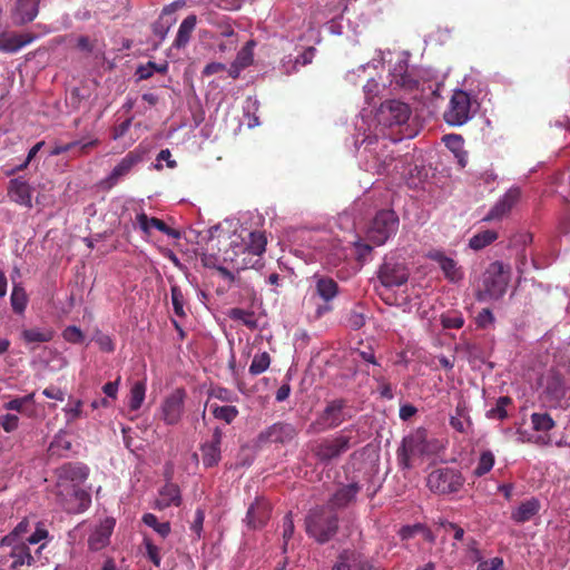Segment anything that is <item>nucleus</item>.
<instances>
[{"mask_svg":"<svg viewBox=\"0 0 570 570\" xmlns=\"http://www.w3.org/2000/svg\"><path fill=\"white\" fill-rule=\"evenodd\" d=\"M81 407H82V402L80 400H77L75 402L73 406L65 409L67 423H71L82 415Z\"/></svg>","mask_w":570,"mask_h":570,"instance_id":"obj_57","label":"nucleus"},{"mask_svg":"<svg viewBox=\"0 0 570 570\" xmlns=\"http://www.w3.org/2000/svg\"><path fill=\"white\" fill-rule=\"evenodd\" d=\"M450 425L458 432L469 434L472 428V422L468 414V409L464 402L458 403L455 414L450 417Z\"/></svg>","mask_w":570,"mask_h":570,"instance_id":"obj_26","label":"nucleus"},{"mask_svg":"<svg viewBox=\"0 0 570 570\" xmlns=\"http://www.w3.org/2000/svg\"><path fill=\"white\" fill-rule=\"evenodd\" d=\"M295 435L296 431L292 424L279 422L262 432L259 438L274 443H286L293 440Z\"/></svg>","mask_w":570,"mask_h":570,"instance_id":"obj_23","label":"nucleus"},{"mask_svg":"<svg viewBox=\"0 0 570 570\" xmlns=\"http://www.w3.org/2000/svg\"><path fill=\"white\" fill-rule=\"evenodd\" d=\"M62 337L72 344H80L85 340L82 331L75 325L67 326L62 332Z\"/></svg>","mask_w":570,"mask_h":570,"instance_id":"obj_51","label":"nucleus"},{"mask_svg":"<svg viewBox=\"0 0 570 570\" xmlns=\"http://www.w3.org/2000/svg\"><path fill=\"white\" fill-rule=\"evenodd\" d=\"M522 199V191L520 187H511L505 191L501 198V216L510 213L515 208Z\"/></svg>","mask_w":570,"mask_h":570,"instance_id":"obj_32","label":"nucleus"},{"mask_svg":"<svg viewBox=\"0 0 570 570\" xmlns=\"http://www.w3.org/2000/svg\"><path fill=\"white\" fill-rule=\"evenodd\" d=\"M463 484L461 473L454 469L442 468L432 471L426 479L429 489L439 495L456 492Z\"/></svg>","mask_w":570,"mask_h":570,"instance_id":"obj_8","label":"nucleus"},{"mask_svg":"<svg viewBox=\"0 0 570 570\" xmlns=\"http://www.w3.org/2000/svg\"><path fill=\"white\" fill-rule=\"evenodd\" d=\"M531 423L533 430L539 432H548L554 426V421L548 413H532Z\"/></svg>","mask_w":570,"mask_h":570,"instance_id":"obj_43","label":"nucleus"},{"mask_svg":"<svg viewBox=\"0 0 570 570\" xmlns=\"http://www.w3.org/2000/svg\"><path fill=\"white\" fill-rule=\"evenodd\" d=\"M170 296L171 303L174 306V312L178 317H184L186 315L184 306H185V297L181 288L178 285H171L170 287Z\"/></svg>","mask_w":570,"mask_h":570,"instance_id":"obj_45","label":"nucleus"},{"mask_svg":"<svg viewBox=\"0 0 570 570\" xmlns=\"http://www.w3.org/2000/svg\"><path fill=\"white\" fill-rule=\"evenodd\" d=\"M30 525H31L30 520L23 519L21 522H19V524L14 528V530L10 534L6 535L1 540V546H11L17 540L26 541L23 539V535L29 531Z\"/></svg>","mask_w":570,"mask_h":570,"instance_id":"obj_39","label":"nucleus"},{"mask_svg":"<svg viewBox=\"0 0 570 570\" xmlns=\"http://www.w3.org/2000/svg\"><path fill=\"white\" fill-rule=\"evenodd\" d=\"M497 237H498L497 232L483 230V232L475 234L472 238H470L469 246L474 250H479V249H482L485 246L490 245L493 240L497 239Z\"/></svg>","mask_w":570,"mask_h":570,"instance_id":"obj_38","label":"nucleus"},{"mask_svg":"<svg viewBox=\"0 0 570 570\" xmlns=\"http://www.w3.org/2000/svg\"><path fill=\"white\" fill-rule=\"evenodd\" d=\"M271 365V356L267 352H262L254 355L252 363L249 365V373L252 375H259L264 373Z\"/></svg>","mask_w":570,"mask_h":570,"instance_id":"obj_42","label":"nucleus"},{"mask_svg":"<svg viewBox=\"0 0 570 570\" xmlns=\"http://www.w3.org/2000/svg\"><path fill=\"white\" fill-rule=\"evenodd\" d=\"M499 274V263H492L489 269V276H487L483 281L484 291L479 293V301H487L488 298H497L498 297V288L495 284L494 276Z\"/></svg>","mask_w":570,"mask_h":570,"instance_id":"obj_30","label":"nucleus"},{"mask_svg":"<svg viewBox=\"0 0 570 570\" xmlns=\"http://www.w3.org/2000/svg\"><path fill=\"white\" fill-rule=\"evenodd\" d=\"M197 18L195 14L187 16L180 23L177 36L174 40L176 48H184L190 39V36L196 27Z\"/></svg>","mask_w":570,"mask_h":570,"instance_id":"obj_29","label":"nucleus"},{"mask_svg":"<svg viewBox=\"0 0 570 570\" xmlns=\"http://www.w3.org/2000/svg\"><path fill=\"white\" fill-rule=\"evenodd\" d=\"M142 521L146 525L153 528L157 533H159L161 537H166L169 531L170 527L167 522H158L157 518L151 513H146L142 517Z\"/></svg>","mask_w":570,"mask_h":570,"instance_id":"obj_47","label":"nucleus"},{"mask_svg":"<svg viewBox=\"0 0 570 570\" xmlns=\"http://www.w3.org/2000/svg\"><path fill=\"white\" fill-rule=\"evenodd\" d=\"M33 39H35V36L31 33L11 35V36L1 33L0 35V51L17 52L22 47L31 43L33 41Z\"/></svg>","mask_w":570,"mask_h":570,"instance_id":"obj_25","label":"nucleus"},{"mask_svg":"<svg viewBox=\"0 0 570 570\" xmlns=\"http://www.w3.org/2000/svg\"><path fill=\"white\" fill-rule=\"evenodd\" d=\"M42 394L46 397H48V399H53V400H57V401H63L65 400L63 392L59 387H56V386L46 387L42 391Z\"/></svg>","mask_w":570,"mask_h":570,"instance_id":"obj_63","label":"nucleus"},{"mask_svg":"<svg viewBox=\"0 0 570 570\" xmlns=\"http://www.w3.org/2000/svg\"><path fill=\"white\" fill-rule=\"evenodd\" d=\"M306 530L318 542H326L336 530L333 511L325 505L312 510L306 519Z\"/></svg>","mask_w":570,"mask_h":570,"instance_id":"obj_6","label":"nucleus"},{"mask_svg":"<svg viewBox=\"0 0 570 570\" xmlns=\"http://www.w3.org/2000/svg\"><path fill=\"white\" fill-rule=\"evenodd\" d=\"M352 438L343 433L334 436L322 439L313 449V454L323 463L338 459L342 454L351 449Z\"/></svg>","mask_w":570,"mask_h":570,"instance_id":"obj_9","label":"nucleus"},{"mask_svg":"<svg viewBox=\"0 0 570 570\" xmlns=\"http://www.w3.org/2000/svg\"><path fill=\"white\" fill-rule=\"evenodd\" d=\"M360 492V485L357 482H351L341 487L332 499H354Z\"/></svg>","mask_w":570,"mask_h":570,"instance_id":"obj_49","label":"nucleus"},{"mask_svg":"<svg viewBox=\"0 0 570 570\" xmlns=\"http://www.w3.org/2000/svg\"><path fill=\"white\" fill-rule=\"evenodd\" d=\"M115 518L107 517L97 524L88 538V547L91 551H100L110 542L111 533L115 529Z\"/></svg>","mask_w":570,"mask_h":570,"instance_id":"obj_15","label":"nucleus"},{"mask_svg":"<svg viewBox=\"0 0 570 570\" xmlns=\"http://www.w3.org/2000/svg\"><path fill=\"white\" fill-rule=\"evenodd\" d=\"M253 41H248L246 46L237 53L235 63L240 67L245 68L249 66L253 62Z\"/></svg>","mask_w":570,"mask_h":570,"instance_id":"obj_48","label":"nucleus"},{"mask_svg":"<svg viewBox=\"0 0 570 570\" xmlns=\"http://www.w3.org/2000/svg\"><path fill=\"white\" fill-rule=\"evenodd\" d=\"M222 440L223 432L219 428H216L213 432L212 439L202 445V459L203 464L206 468H213L220 461Z\"/></svg>","mask_w":570,"mask_h":570,"instance_id":"obj_20","label":"nucleus"},{"mask_svg":"<svg viewBox=\"0 0 570 570\" xmlns=\"http://www.w3.org/2000/svg\"><path fill=\"white\" fill-rule=\"evenodd\" d=\"M33 404H35V392L29 393L21 397H14L9 402L3 404V409L8 411H16L18 413L24 414L27 416L33 415Z\"/></svg>","mask_w":570,"mask_h":570,"instance_id":"obj_27","label":"nucleus"},{"mask_svg":"<svg viewBox=\"0 0 570 570\" xmlns=\"http://www.w3.org/2000/svg\"><path fill=\"white\" fill-rule=\"evenodd\" d=\"M98 145H99L98 139H92L86 144H80L79 141H73V142H68V144H63V145H57L52 148L51 155L58 156V155L65 154L67 151H70L76 147H79V155H86L89 153V150L91 148H94Z\"/></svg>","mask_w":570,"mask_h":570,"instance_id":"obj_33","label":"nucleus"},{"mask_svg":"<svg viewBox=\"0 0 570 570\" xmlns=\"http://www.w3.org/2000/svg\"><path fill=\"white\" fill-rule=\"evenodd\" d=\"M399 216L394 210H380L372 219L366 232V237L373 245L381 246L385 244L391 236L395 235L399 229Z\"/></svg>","mask_w":570,"mask_h":570,"instance_id":"obj_4","label":"nucleus"},{"mask_svg":"<svg viewBox=\"0 0 570 570\" xmlns=\"http://www.w3.org/2000/svg\"><path fill=\"white\" fill-rule=\"evenodd\" d=\"M316 49L314 47L306 48L295 59V65L306 66L311 63L315 57Z\"/></svg>","mask_w":570,"mask_h":570,"instance_id":"obj_58","label":"nucleus"},{"mask_svg":"<svg viewBox=\"0 0 570 570\" xmlns=\"http://www.w3.org/2000/svg\"><path fill=\"white\" fill-rule=\"evenodd\" d=\"M136 220L140 227V229L145 234L150 233V228H156L159 232L164 233L168 237H171L174 239H179L181 237V234L179 230L169 227L164 220L157 218V217H148L146 213H140L136 216Z\"/></svg>","mask_w":570,"mask_h":570,"instance_id":"obj_21","label":"nucleus"},{"mask_svg":"<svg viewBox=\"0 0 570 570\" xmlns=\"http://www.w3.org/2000/svg\"><path fill=\"white\" fill-rule=\"evenodd\" d=\"M210 396L227 403H234L238 401V396L236 393L222 386L212 389Z\"/></svg>","mask_w":570,"mask_h":570,"instance_id":"obj_50","label":"nucleus"},{"mask_svg":"<svg viewBox=\"0 0 570 570\" xmlns=\"http://www.w3.org/2000/svg\"><path fill=\"white\" fill-rule=\"evenodd\" d=\"M539 399L548 407H562L566 403L568 386L563 376L550 370L539 379Z\"/></svg>","mask_w":570,"mask_h":570,"instance_id":"obj_3","label":"nucleus"},{"mask_svg":"<svg viewBox=\"0 0 570 570\" xmlns=\"http://www.w3.org/2000/svg\"><path fill=\"white\" fill-rule=\"evenodd\" d=\"M10 302L14 313L22 314L26 311L28 305V295L20 284L13 285Z\"/></svg>","mask_w":570,"mask_h":570,"instance_id":"obj_36","label":"nucleus"},{"mask_svg":"<svg viewBox=\"0 0 570 570\" xmlns=\"http://www.w3.org/2000/svg\"><path fill=\"white\" fill-rule=\"evenodd\" d=\"M48 531L37 523L35 532L29 535L26 541L17 540L13 544H11L10 558H12V568H17L19 566L31 564L33 561V557L29 552L28 544H39L37 549V553H39L47 544Z\"/></svg>","mask_w":570,"mask_h":570,"instance_id":"obj_7","label":"nucleus"},{"mask_svg":"<svg viewBox=\"0 0 570 570\" xmlns=\"http://www.w3.org/2000/svg\"><path fill=\"white\" fill-rule=\"evenodd\" d=\"M32 187L22 177L10 179L7 187L9 199L26 208H32Z\"/></svg>","mask_w":570,"mask_h":570,"instance_id":"obj_17","label":"nucleus"},{"mask_svg":"<svg viewBox=\"0 0 570 570\" xmlns=\"http://www.w3.org/2000/svg\"><path fill=\"white\" fill-rule=\"evenodd\" d=\"M212 413L215 419L224 421L227 424H230L238 415V410L234 405H210Z\"/></svg>","mask_w":570,"mask_h":570,"instance_id":"obj_37","label":"nucleus"},{"mask_svg":"<svg viewBox=\"0 0 570 570\" xmlns=\"http://www.w3.org/2000/svg\"><path fill=\"white\" fill-rule=\"evenodd\" d=\"M439 524L443 528H446V529H451L454 531V539L460 541L463 539L464 537V530L456 525L455 523H452V522H449L446 520H443V519H440L439 520Z\"/></svg>","mask_w":570,"mask_h":570,"instance_id":"obj_62","label":"nucleus"},{"mask_svg":"<svg viewBox=\"0 0 570 570\" xmlns=\"http://www.w3.org/2000/svg\"><path fill=\"white\" fill-rule=\"evenodd\" d=\"M315 294L323 301L318 304L315 312L314 318L320 320L325 314L333 311V299L340 294V287L336 281L325 275H315Z\"/></svg>","mask_w":570,"mask_h":570,"instance_id":"obj_12","label":"nucleus"},{"mask_svg":"<svg viewBox=\"0 0 570 570\" xmlns=\"http://www.w3.org/2000/svg\"><path fill=\"white\" fill-rule=\"evenodd\" d=\"M532 243V235L528 232L514 234L510 239L507 249L514 255L515 267L520 274L527 266V246Z\"/></svg>","mask_w":570,"mask_h":570,"instance_id":"obj_18","label":"nucleus"},{"mask_svg":"<svg viewBox=\"0 0 570 570\" xmlns=\"http://www.w3.org/2000/svg\"><path fill=\"white\" fill-rule=\"evenodd\" d=\"M146 395V383L144 381L135 382L129 392L128 406L131 411H137L141 407Z\"/></svg>","mask_w":570,"mask_h":570,"instance_id":"obj_35","label":"nucleus"},{"mask_svg":"<svg viewBox=\"0 0 570 570\" xmlns=\"http://www.w3.org/2000/svg\"><path fill=\"white\" fill-rule=\"evenodd\" d=\"M475 323H476L478 327H481V328H487L489 325H493L494 324V315H493L492 311L488 307L482 308L475 317Z\"/></svg>","mask_w":570,"mask_h":570,"instance_id":"obj_52","label":"nucleus"},{"mask_svg":"<svg viewBox=\"0 0 570 570\" xmlns=\"http://www.w3.org/2000/svg\"><path fill=\"white\" fill-rule=\"evenodd\" d=\"M494 462V454L491 451H483L474 469V474H476L478 476L487 474L493 468Z\"/></svg>","mask_w":570,"mask_h":570,"instance_id":"obj_44","label":"nucleus"},{"mask_svg":"<svg viewBox=\"0 0 570 570\" xmlns=\"http://www.w3.org/2000/svg\"><path fill=\"white\" fill-rule=\"evenodd\" d=\"M429 257L439 264L448 281L455 283L463 278V272L453 258L445 256L440 250L430 253Z\"/></svg>","mask_w":570,"mask_h":570,"instance_id":"obj_22","label":"nucleus"},{"mask_svg":"<svg viewBox=\"0 0 570 570\" xmlns=\"http://www.w3.org/2000/svg\"><path fill=\"white\" fill-rule=\"evenodd\" d=\"M410 106L396 99L385 100L376 111V120L384 127L404 125L410 119Z\"/></svg>","mask_w":570,"mask_h":570,"instance_id":"obj_10","label":"nucleus"},{"mask_svg":"<svg viewBox=\"0 0 570 570\" xmlns=\"http://www.w3.org/2000/svg\"><path fill=\"white\" fill-rule=\"evenodd\" d=\"M379 278L385 287L401 286L409 279V272L401 263L385 262L379 271Z\"/></svg>","mask_w":570,"mask_h":570,"instance_id":"obj_16","label":"nucleus"},{"mask_svg":"<svg viewBox=\"0 0 570 570\" xmlns=\"http://www.w3.org/2000/svg\"><path fill=\"white\" fill-rule=\"evenodd\" d=\"M266 245L267 238L265 233L258 230L250 232L243 254L261 257L266 250Z\"/></svg>","mask_w":570,"mask_h":570,"instance_id":"obj_28","label":"nucleus"},{"mask_svg":"<svg viewBox=\"0 0 570 570\" xmlns=\"http://www.w3.org/2000/svg\"><path fill=\"white\" fill-rule=\"evenodd\" d=\"M262 510V507H261V501H255L254 503L250 504V507L248 508V511H247V521L248 523L252 525V527H257V525H261L263 522H264V519L263 518H258L256 517V513L257 512H261Z\"/></svg>","mask_w":570,"mask_h":570,"instance_id":"obj_54","label":"nucleus"},{"mask_svg":"<svg viewBox=\"0 0 570 570\" xmlns=\"http://www.w3.org/2000/svg\"><path fill=\"white\" fill-rule=\"evenodd\" d=\"M167 63L157 66L155 62L149 61L144 66H139L136 73L138 75L139 79H148L154 75V72L157 71L164 73L167 71Z\"/></svg>","mask_w":570,"mask_h":570,"instance_id":"obj_46","label":"nucleus"},{"mask_svg":"<svg viewBox=\"0 0 570 570\" xmlns=\"http://www.w3.org/2000/svg\"><path fill=\"white\" fill-rule=\"evenodd\" d=\"M443 445L435 438H430L425 429H417L402 440L397 449V464L403 470H410L415 461L438 454Z\"/></svg>","mask_w":570,"mask_h":570,"instance_id":"obj_1","label":"nucleus"},{"mask_svg":"<svg viewBox=\"0 0 570 570\" xmlns=\"http://www.w3.org/2000/svg\"><path fill=\"white\" fill-rule=\"evenodd\" d=\"M357 564H361V554L355 551H343L332 570H357Z\"/></svg>","mask_w":570,"mask_h":570,"instance_id":"obj_31","label":"nucleus"},{"mask_svg":"<svg viewBox=\"0 0 570 570\" xmlns=\"http://www.w3.org/2000/svg\"><path fill=\"white\" fill-rule=\"evenodd\" d=\"M445 144L455 154L462 149L463 140L458 135H448L444 137Z\"/></svg>","mask_w":570,"mask_h":570,"instance_id":"obj_61","label":"nucleus"},{"mask_svg":"<svg viewBox=\"0 0 570 570\" xmlns=\"http://www.w3.org/2000/svg\"><path fill=\"white\" fill-rule=\"evenodd\" d=\"M228 316L233 321H238L249 328H255L257 326L255 315L250 311L235 307L228 312Z\"/></svg>","mask_w":570,"mask_h":570,"instance_id":"obj_41","label":"nucleus"},{"mask_svg":"<svg viewBox=\"0 0 570 570\" xmlns=\"http://www.w3.org/2000/svg\"><path fill=\"white\" fill-rule=\"evenodd\" d=\"M539 510L538 501H523L513 512L514 520L523 522L532 518Z\"/></svg>","mask_w":570,"mask_h":570,"instance_id":"obj_40","label":"nucleus"},{"mask_svg":"<svg viewBox=\"0 0 570 570\" xmlns=\"http://www.w3.org/2000/svg\"><path fill=\"white\" fill-rule=\"evenodd\" d=\"M471 98L463 90H455L443 114L444 121L450 126H462L471 118Z\"/></svg>","mask_w":570,"mask_h":570,"instance_id":"obj_11","label":"nucleus"},{"mask_svg":"<svg viewBox=\"0 0 570 570\" xmlns=\"http://www.w3.org/2000/svg\"><path fill=\"white\" fill-rule=\"evenodd\" d=\"M392 82L397 87L412 91L419 87V80L409 70L406 58H400L391 70Z\"/></svg>","mask_w":570,"mask_h":570,"instance_id":"obj_19","label":"nucleus"},{"mask_svg":"<svg viewBox=\"0 0 570 570\" xmlns=\"http://www.w3.org/2000/svg\"><path fill=\"white\" fill-rule=\"evenodd\" d=\"M442 326L444 328H461L464 324L462 316H442Z\"/></svg>","mask_w":570,"mask_h":570,"instance_id":"obj_60","label":"nucleus"},{"mask_svg":"<svg viewBox=\"0 0 570 570\" xmlns=\"http://www.w3.org/2000/svg\"><path fill=\"white\" fill-rule=\"evenodd\" d=\"M186 399V392L184 389H176L164 400L160 412L161 420L167 425L177 424L184 413V403Z\"/></svg>","mask_w":570,"mask_h":570,"instance_id":"obj_13","label":"nucleus"},{"mask_svg":"<svg viewBox=\"0 0 570 570\" xmlns=\"http://www.w3.org/2000/svg\"><path fill=\"white\" fill-rule=\"evenodd\" d=\"M347 402L344 399H335L326 403L325 409L318 414L316 420L308 426V433H321L326 430H333L340 426L344 421L350 419L345 410Z\"/></svg>","mask_w":570,"mask_h":570,"instance_id":"obj_5","label":"nucleus"},{"mask_svg":"<svg viewBox=\"0 0 570 570\" xmlns=\"http://www.w3.org/2000/svg\"><path fill=\"white\" fill-rule=\"evenodd\" d=\"M21 337L26 343H47L53 338V331L49 328H28L22 331Z\"/></svg>","mask_w":570,"mask_h":570,"instance_id":"obj_34","label":"nucleus"},{"mask_svg":"<svg viewBox=\"0 0 570 570\" xmlns=\"http://www.w3.org/2000/svg\"><path fill=\"white\" fill-rule=\"evenodd\" d=\"M95 342L102 352L111 353L115 351V343L107 334L98 332L95 336Z\"/></svg>","mask_w":570,"mask_h":570,"instance_id":"obj_53","label":"nucleus"},{"mask_svg":"<svg viewBox=\"0 0 570 570\" xmlns=\"http://www.w3.org/2000/svg\"><path fill=\"white\" fill-rule=\"evenodd\" d=\"M0 425L7 433L16 431L19 426V417L16 414L0 416Z\"/></svg>","mask_w":570,"mask_h":570,"instance_id":"obj_55","label":"nucleus"},{"mask_svg":"<svg viewBox=\"0 0 570 570\" xmlns=\"http://www.w3.org/2000/svg\"><path fill=\"white\" fill-rule=\"evenodd\" d=\"M347 324L353 330H360L365 325V316L362 312L353 309L347 317Z\"/></svg>","mask_w":570,"mask_h":570,"instance_id":"obj_56","label":"nucleus"},{"mask_svg":"<svg viewBox=\"0 0 570 570\" xmlns=\"http://www.w3.org/2000/svg\"><path fill=\"white\" fill-rule=\"evenodd\" d=\"M141 161V155L137 151H129L111 170L108 177L102 179L99 183V186L105 189L109 190L112 187H115L118 181L127 176L131 169Z\"/></svg>","mask_w":570,"mask_h":570,"instance_id":"obj_14","label":"nucleus"},{"mask_svg":"<svg viewBox=\"0 0 570 570\" xmlns=\"http://www.w3.org/2000/svg\"><path fill=\"white\" fill-rule=\"evenodd\" d=\"M89 468L82 462H67L56 469L57 489L60 497L90 499L91 491L83 488Z\"/></svg>","mask_w":570,"mask_h":570,"instance_id":"obj_2","label":"nucleus"},{"mask_svg":"<svg viewBox=\"0 0 570 570\" xmlns=\"http://www.w3.org/2000/svg\"><path fill=\"white\" fill-rule=\"evenodd\" d=\"M161 495L166 497V499H180V491L176 484L168 483L161 491Z\"/></svg>","mask_w":570,"mask_h":570,"instance_id":"obj_64","label":"nucleus"},{"mask_svg":"<svg viewBox=\"0 0 570 570\" xmlns=\"http://www.w3.org/2000/svg\"><path fill=\"white\" fill-rule=\"evenodd\" d=\"M212 1L216 7L223 9V10L233 11V10H238L242 7L244 0H212Z\"/></svg>","mask_w":570,"mask_h":570,"instance_id":"obj_59","label":"nucleus"},{"mask_svg":"<svg viewBox=\"0 0 570 570\" xmlns=\"http://www.w3.org/2000/svg\"><path fill=\"white\" fill-rule=\"evenodd\" d=\"M40 0H17L14 16L17 24L31 22L38 14Z\"/></svg>","mask_w":570,"mask_h":570,"instance_id":"obj_24","label":"nucleus"}]
</instances>
